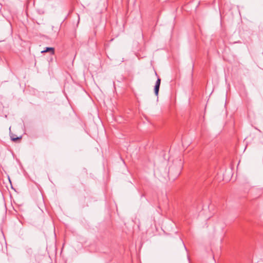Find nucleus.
Returning a JSON list of instances; mask_svg holds the SVG:
<instances>
[{
	"label": "nucleus",
	"instance_id": "39448f33",
	"mask_svg": "<svg viewBox=\"0 0 263 263\" xmlns=\"http://www.w3.org/2000/svg\"><path fill=\"white\" fill-rule=\"evenodd\" d=\"M171 171L170 170V171H169V174H171Z\"/></svg>",
	"mask_w": 263,
	"mask_h": 263
},
{
	"label": "nucleus",
	"instance_id": "7ed1b4c3",
	"mask_svg": "<svg viewBox=\"0 0 263 263\" xmlns=\"http://www.w3.org/2000/svg\"><path fill=\"white\" fill-rule=\"evenodd\" d=\"M11 140L13 141H16L17 140L20 139L21 138V137H15V136L12 135V136H11Z\"/></svg>",
	"mask_w": 263,
	"mask_h": 263
},
{
	"label": "nucleus",
	"instance_id": "f257e3e1",
	"mask_svg": "<svg viewBox=\"0 0 263 263\" xmlns=\"http://www.w3.org/2000/svg\"><path fill=\"white\" fill-rule=\"evenodd\" d=\"M160 83H161V79H160V78H158L156 82V84H155V88H154L155 93L156 96L158 95Z\"/></svg>",
	"mask_w": 263,
	"mask_h": 263
},
{
	"label": "nucleus",
	"instance_id": "f03ea898",
	"mask_svg": "<svg viewBox=\"0 0 263 263\" xmlns=\"http://www.w3.org/2000/svg\"><path fill=\"white\" fill-rule=\"evenodd\" d=\"M47 52H51V54H53L54 52V48L52 47H46L45 50L42 51V53Z\"/></svg>",
	"mask_w": 263,
	"mask_h": 263
},
{
	"label": "nucleus",
	"instance_id": "20e7f679",
	"mask_svg": "<svg viewBox=\"0 0 263 263\" xmlns=\"http://www.w3.org/2000/svg\"><path fill=\"white\" fill-rule=\"evenodd\" d=\"M180 171H179L177 173V174H176V176H178L179 175H180Z\"/></svg>",
	"mask_w": 263,
	"mask_h": 263
}]
</instances>
